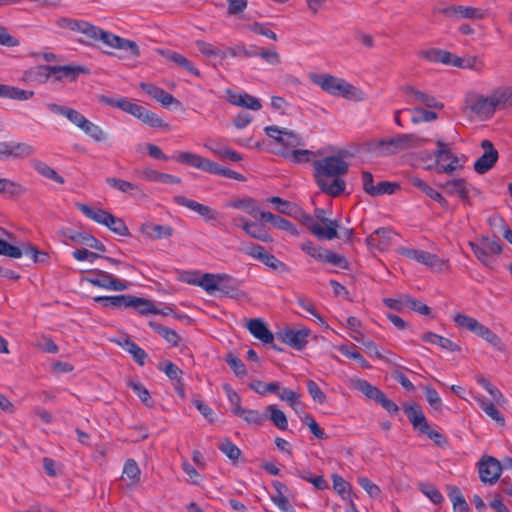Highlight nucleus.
<instances>
[{
    "mask_svg": "<svg viewBox=\"0 0 512 512\" xmlns=\"http://www.w3.org/2000/svg\"><path fill=\"white\" fill-rule=\"evenodd\" d=\"M346 154L347 152H340L338 155L313 161L314 180L319 189L331 197H338L345 190L346 182L341 176L349 170V164L343 159Z\"/></svg>",
    "mask_w": 512,
    "mask_h": 512,
    "instance_id": "1",
    "label": "nucleus"
},
{
    "mask_svg": "<svg viewBox=\"0 0 512 512\" xmlns=\"http://www.w3.org/2000/svg\"><path fill=\"white\" fill-rule=\"evenodd\" d=\"M79 32L85 36V38L78 39V42L83 45L93 46L96 42L101 41L110 48L128 52L130 57L140 56V49L135 41L122 38L87 21H82Z\"/></svg>",
    "mask_w": 512,
    "mask_h": 512,
    "instance_id": "2",
    "label": "nucleus"
},
{
    "mask_svg": "<svg viewBox=\"0 0 512 512\" xmlns=\"http://www.w3.org/2000/svg\"><path fill=\"white\" fill-rule=\"evenodd\" d=\"M426 142L416 134H398L389 139L370 141L366 144L367 151L376 157L397 154L400 151L422 146Z\"/></svg>",
    "mask_w": 512,
    "mask_h": 512,
    "instance_id": "3",
    "label": "nucleus"
},
{
    "mask_svg": "<svg viewBox=\"0 0 512 512\" xmlns=\"http://www.w3.org/2000/svg\"><path fill=\"white\" fill-rule=\"evenodd\" d=\"M176 161L205 172L221 175L237 181H245V177L229 168L221 167L218 163L206 159L198 154L192 152H181L175 157Z\"/></svg>",
    "mask_w": 512,
    "mask_h": 512,
    "instance_id": "4",
    "label": "nucleus"
},
{
    "mask_svg": "<svg viewBox=\"0 0 512 512\" xmlns=\"http://www.w3.org/2000/svg\"><path fill=\"white\" fill-rule=\"evenodd\" d=\"M311 82L321 87L323 91L334 96H342L346 99H355L357 88L331 74L312 73L309 75Z\"/></svg>",
    "mask_w": 512,
    "mask_h": 512,
    "instance_id": "5",
    "label": "nucleus"
},
{
    "mask_svg": "<svg viewBox=\"0 0 512 512\" xmlns=\"http://www.w3.org/2000/svg\"><path fill=\"white\" fill-rule=\"evenodd\" d=\"M76 207L89 219L106 226L113 233L120 236H130L125 222L102 208H92L84 203H77Z\"/></svg>",
    "mask_w": 512,
    "mask_h": 512,
    "instance_id": "6",
    "label": "nucleus"
},
{
    "mask_svg": "<svg viewBox=\"0 0 512 512\" xmlns=\"http://www.w3.org/2000/svg\"><path fill=\"white\" fill-rule=\"evenodd\" d=\"M469 246L475 257L487 268L493 269L495 261L492 255H500L502 246L499 241L490 240L488 236L481 235L476 241H470Z\"/></svg>",
    "mask_w": 512,
    "mask_h": 512,
    "instance_id": "7",
    "label": "nucleus"
},
{
    "mask_svg": "<svg viewBox=\"0 0 512 512\" xmlns=\"http://www.w3.org/2000/svg\"><path fill=\"white\" fill-rule=\"evenodd\" d=\"M88 273L90 276L85 277V280L99 288L113 291H124L130 286L129 282L121 281L112 274L100 269H93L88 271Z\"/></svg>",
    "mask_w": 512,
    "mask_h": 512,
    "instance_id": "8",
    "label": "nucleus"
},
{
    "mask_svg": "<svg viewBox=\"0 0 512 512\" xmlns=\"http://www.w3.org/2000/svg\"><path fill=\"white\" fill-rule=\"evenodd\" d=\"M51 80L57 82H75L81 74H90V69L83 65H54L50 66Z\"/></svg>",
    "mask_w": 512,
    "mask_h": 512,
    "instance_id": "9",
    "label": "nucleus"
},
{
    "mask_svg": "<svg viewBox=\"0 0 512 512\" xmlns=\"http://www.w3.org/2000/svg\"><path fill=\"white\" fill-rule=\"evenodd\" d=\"M300 214L299 220L301 223L318 239L320 240H332L335 237H338L337 225L333 224V227L324 228L320 225L314 218L303 212L298 208V212Z\"/></svg>",
    "mask_w": 512,
    "mask_h": 512,
    "instance_id": "10",
    "label": "nucleus"
},
{
    "mask_svg": "<svg viewBox=\"0 0 512 512\" xmlns=\"http://www.w3.org/2000/svg\"><path fill=\"white\" fill-rule=\"evenodd\" d=\"M398 251L401 255L436 270H442L447 264L446 261L441 260L436 254H432L424 250L402 247Z\"/></svg>",
    "mask_w": 512,
    "mask_h": 512,
    "instance_id": "11",
    "label": "nucleus"
},
{
    "mask_svg": "<svg viewBox=\"0 0 512 512\" xmlns=\"http://www.w3.org/2000/svg\"><path fill=\"white\" fill-rule=\"evenodd\" d=\"M481 148L484 150V153L475 161L474 170L478 174H485L494 167L499 155L490 140H483Z\"/></svg>",
    "mask_w": 512,
    "mask_h": 512,
    "instance_id": "12",
    "label": "nucleus"
},
{
    "mask_svg": "<svg viewBox=\"0 0 512 512\" xmlns=\"http://www.w3.org/2000/svg\"><path fill=\"white\" fill-rule=\"evenodd\" d=\"M437 150L434 152V157L438 162H442L441 171L446 174H452L456 169L462 166L459 163L458 157L453 154L449 146L442 140L436 142Z\"/></svg>",
    "mask_w": 512,
    "mask_h": 512,
    "instance_id": "13",
    "label": "nucleus"
},
{
    "mask_svg": "<svg viewBox=\"0 0 512 512\" xmlns=\"http://www.w3.org/2000/svg\"><path fill=\"white\" fill-rule=\"evenodd\" d=\"M437 185L444 189L448 195H457L464 204L471 205L469 193L470 190L473 189V186L465 179H452L443 184L439 183ZM474 190L476 189L474 188Z\"/></svg>",
    "mask_w": 512,
    "mask_h": 512,
    "instance_id": "14",
    "label": "nucleus"
},
{
    "mask_svg": "<svg viewBox=\"0 0 512 512\" xmlns=\"http://www.w3.org/2000/svg\"><path fill=\"white\" fill-rule=\"evenodd\" d=\"M310 335V330L307 328L294 330L285 328L280 331L277 336L281 342L289 345L296 350H302L307 344V338Z\"/></svg>",
    "mask_w": 512,
    "mask_h": 512,
    "instance_id": "15",
    "label": "nucleus"
},
{
    "mask_svg": "<svg viewBox=\"0 0 512 512\" xmlns=\"http://www.w3.org/2000/svg\"><path fill=\"white\" fill-rule=\"evenodd\" d=\"M396 235L391 228L381 227L367 237L366 244L370 250L384 251L389 248Z\"/></svg>",
    "mask_w": 512,
    "mask_h": 512,
    "instance_id": "16",
    "label": "nucleus"
},
{
    "mask_svg": "<svg viewBox=\"0 0 512 512\" xmlns=\"http://www.w3.org/2000/svg\"><path fill=\"white\" fill-rule=\"evenodd\" d=\"M500 462L493 457L483 458L479 463V476L482 482L493 484L501 474Z\"/></svg>",
    "mask_w": 512,
    "mask_h": 512,
    "instance_id": "17",
    "label": "nucleus"
},
{
    "mask_svg": "<svg viewBox=\"0 0 512 512\" xmlns=\"http://www.w3.org/2000/svg\"><path fill=\"white\" fill-rule=\"evenodd\" d=\"M441 13L447 17L466 19H483L485 17V13L482 9L463 5L447 6L441 10Z\"/></svg>",
    "mask_w": 512,
    "mask_h": 512,
    "instance_id": "18",
    "label": "nucleus"
},
{
    "mask_svg": "<svg viewBox=\"0 0 512 512\" xmlns=\"http://www.w3.org/2000/svg\"><path fill=\"white\" fill-rule=\"evenodd\" d=\"M470 110L482 119L491 118L496 109L491 96L478 95L470 101Z\"/></svg>",
    "mask_w": 512,
    "mask_h": 512,
    "instance_id": "19",
    "label": "nucleus"
},
{
    "mask_svg": "<svg viewBox=\"0 0 512 512\" xmlns=\"http://www.w3.org/2000/svg\"><path fill=\"white\" fill-rule=\"evenodd\" d=\"M173 201L177 205L184 206L192 211H195L206 220L216 219L217 212L215 210L195 200L189 199L182 195H177L174 196Z\"/></svg>",
    "mask_w": 512,
    "mask_h": 512,
    "instance_id": "20",
    "label": "nucleus"
},
{
    "mask_svg": "<svg viewBox=\"0 0 512 512\" xmlns=\"http://www.w3.org/2000/svg\"><path fill=\"white\" fill-rule=\"evenodd\" d=\"M133 295L97 296L94 301L103 308L115 310L128 309L132 305Z\"/></svg>",
    "mask_w": 512,
    "mask_h": 512,
    "instance_id": "21",
    "label": "nucleus"
},
{
    "mask_svg": "<svg viewBox=\"0 0 512 512\" xmlns=\"http://www.w3.org/2000/svg\"><path fill=\"white\" fill-rule=\"evenodd\" d=\"M227 100L233 105L245 107L254 111H258L262 108V104L258 98L247 93H237L230 89L227 90Z\"/></svg>",
    "mask_w": 512,
    "mask_h": 512,
    "instance_id": "22",
    "label": "nucleus"
},
{
    "mask_svg": "<svg viewBox=\"0 0 512 512\" xmlns=\"http://www.w3.org/2000/svg\"><path fill=\"white\" fill-rule=\"evenodd\" d=\"M413 428L421 432V429H428V422L419 404L413 402L403 406Z\"/></svg>",
    "mask_w": 512,
    "mask_h": 512,
    "instance_id": "23",
    "label": "nucleus"
},
{
    "mask_svg": "<svg viewBox=\"0 0 512 512\" xmlns=\"http://www.w3.org/2000/svg\"><path fill=\"white\" fill-rule=\"evenodd\" d=\"M408 182L411 186L419 189L426 196H428L432 200L439 203L441 207H443V208L448 207V201L442 196V194L439 193L438 191H436L435 189H433L431 186H429L421 178H419L417 176H411L408 178Z\"/></svg>",
    "mask_w": 512,
    "mask_h": 512,
    "instance_id": "24",
    "label": "nucleus"
},
{
    "mask_svg": "<svg viewBox=\"0 0 512 512\" xmlns=\"http://www.w3.org/2000/svg\"><path fill=\"white\" fill-rule=\"evenodd\" d=\"M239 220H241L242 229L247 235L262 242H272L273 239L263 224L249 221L245 217H240Z\"/></svg>",
    "mask_w": 512,
    "mask_h": 512,
    "instance_id": "25",
    "label": "nucleus"
},
{
    "mask_svg": "<svg viewBox=\"0 0 512 512\" xmlns=\"http://www.w3.org/2000/svg\"><path fill=\"white\" fill-rule=\"evenodd\" d=\"M47 108L54 114L65 116L70 122L75 124L80 129L87 120L85 116H83L79 111L73 108L58 105L55 103H48Z\"/></svg>",
    "mask_w": 512,
    "mask_h": 512,
    "instance_id": "26",
    "label": "nucleus"
},
{
    "mask_svg": "<svg viewBox=\"0 0 512 512\" xmlns=\"http://www.w3.org/2000/svg\"><path fill=\"white\" fill-rule=\"evenodd\" d=\"M218 289L221 294L238 299L244 296V292L239 290L238 282L228 274H221L218 281Z\"/></svg>",
    "mask_w": 512,
    "mask_h": 512,
    "instance_id": "27",
    "label": "nucleus"
},
{
    "mask_svg": "<svg viewBox=\"0 0 512 512\" xmlns=\"http://www.w3.org/2000/svg\"><path fill=\"white\" fill-rule=\"evenodd\" d=\"M131 115L153 128L167 126L157 114L138 104H135Z\"/></svg>",
    "mask_w": 512,
    "mask_h": 512,
    "instance_id": "28",
    "label": "nucleus"
},
{
    "mask_svg": "<svg viewBox=\"0 0 512 512\" xmlns=\"http://www.w3.org/2000/svg\"><path fill=\"white\" fill-rule=\"evenodd\" d=\"M142 234L149 239H162L172 236L174 230L169 225L147 222L141 226Z\"/></svg>",
    "mask_w": 512,
    "mask_h": 512,
    "instance_id": "29",
    "label": "nucleus"
},
{
    "mask_svg": "<svg viewBox=\"0 0 512 512\" xmlns=\"http://www.w3.org/2000/svg\"><path fill=\"white\" fill-rule=\"evenodd\" d=\"M247 328L249 332L265 344L273 343L274 335L260 319H251L248 321Z\"/></svg>",
    "mask_w": 512,
    "mask_h": 512,
    "instance_id": "30",
    "label": "nucleus"
},
{
    "mask_svg": "<svg viewBox=\"0 0 512 512\" xmlns=\"http://www.w3.org/2000/svg\"><path fill=\"white\" fill-rule=\"evenodd\" d=\"M260 219L265 222H270L274 227L286 231L291 235H298L296 226L281 216L275 215L271 212H260Z\"/></svg>",
    "mask_w": 512,
    "mask_h": 512,
    "instance_id": "31",
    "label": "nucleus"
},
{
    "mask_svg": "<svg viewBox=\"0 0 512 512\" xmlns=\"http://www.w3.org/2000/svg\"><path fill=\"white\" fill-rule=\"evenodd\" d=\"M490 96L496 110L512 107V86L498 87L491 92Z\"/></svg>",
    "mask_w": 512,
    "mask_h": 512,
    "instance_id": "32",
    "label": "nucleus"
},
{
    "mask_svg": "<svg viewBox=\"0 0 512 512\" xmlns=\"http://www.w3.org/2000/svg\"><path fill=\"white\" fill-rule=\"evenodd\" d=\"M71 241L86 245L101 252L106 251L105 245L93 235L81 231H73L66 235Z\"/></svg>",
    "mask_w": 512,
    "mask_h": 512,
    "instance_id": "33",
    "label": "nucleus"
},
{
    "mask_svg": "<svg viewBox=\"0 0 512 512\" xmlns=\"http://www.w3.org/2000/svg\"><path fill=\"white\" fill-rule=\"evenodd\" d=\"M160 54L165 57L167 60L175 63L176 65L182 67L184 70L188 71L189 73L200 77V71L192 64L191 61H189L186 57L181 55L180 53H177L175 51L171 50H161Z\"/></svg>",
    "mask_w": 512,
    "mask_h": 512,
    "instance_id": "34",
    "label": "nucleus"
},
{
    "mask_svg": "<svg viewBox=\"0 0 512 512\" xmlns=\"http://www.w3.org/2000/svg\"><path fill=\"white\" fill-rule=\"evenodd\" d=\"M34 96V91L24 90L16 86L0 84V98L26 101Z\"/></svg>",
    "mask_w": 512,
    "mask_h": 512,
    "instance_id": "35",
    "label": "nucleus"
},
{
    "mask_svg": "<svg viewBox=\"0 0 512 512\" xmlns=\"http://www.w3.org/2000/svg\"><path fill=\"white\" fill-rule=\"evenodd\" d=\"M23 78L27 82L46 83L51 79L50 65H38L24 72Z\"/></svg>",
    "mask_w": 512,
    "mask_h": 512,
    "instance_id": "36",
    "label": "nucleus"
},
{
    "mask_svg": "<svg viewBox=\"0 0 512 512\" xmlns=\"http://www.w3.org/2000/svg\"><path fill=\"white\" fill-rule=\"evenodd\" d=\"M353 387L363 393L368 399L375 401L378 403L379 399L383 395V392L376 386H373L368 381L364 379H355L352 380Z\"/></svg>",
    "mask_w": 512,
    "mask_h": 512,
    "instance_id": "37",
    "label": "nucleus"
},
{
    "mask_svg": "<svg viewBox=\"0 0 512 512\" xmlns=\"http://www.w3.org/2000/svg\"><path fill=\"white\" fill-rule=\"evenodd\" d=\"M105 181L110 187L123 193H129L130 195H135L138 193L143 194L142 189L135 183L115 177H108Z\"/></svg>",
    "mask_w": 512,
    "mask_h": 512,
    "instance_id": "38",
    "label": "nucleus"
},
{
    "mask_svg": "<svg viewBox=\"0 0 512 512\" xmlns=\"http://www.w3.org/2000/svg\"><path fill=\"white\" fill-rule=\"evenodd\" d=\"M221 274L205 273L200 279L189 280L188 283L198 285L207 293L214 294L218 289V281Z\"/></svg>",
    "mask_w": 512,
    "mask_h": 512,
    "instance_id": "39",
    "label": "nucleus"
},
{
    "mask_svg": "<svg viewBox=\"0 0 512 512\" xmlns=\"http://www.w3.org/2000/svg\"><path fill=\"white\" fill-rule=\"evenodd\" d=\"M130 308L135 309L140 315L147 316L149 314H158V308L154 303L143 297L133 295L132 305Z\"/></svg>",
    "mask_w": 512,
    "mask_h": 512,
    "instance_id": "40",
    "label": "nucleus"
},
{
    "mask_svg": "<svg viewBox=\"0 0 512 512\" xmlns=\"http://www.w3.org/2000/svg\"><path fill=\"white\" fill-rule=\"evenodd\" d=\"M32 166L39 174L45 178L51 179L59 184H63L65 182L64 178L59 175L56 170L41 160H32Z\"/></svg>",
    "mask_w": 512,
    "mask_h": 512,
    "instance_id": "41",
    "label": "nucleus"
},
{
    "mask_svg": "<svg viewBox=\"0 0 512 512\" xmlns=\"http://www.w3.org/2000/svg\"><path fill=\"white\" fill-rule=\"evenodd\" d=\"M120 345L132 355L134 361L138 363L140 366H143L145 364V360L147 358V353L144 349H142L140 346H138L135 342H133L129 337H126L124 339L123 343H120Z\"/></svg>",
    "mask_w": 512,
    "mask_h": 512,
    "instance_id": "42",
    "label": "nucleus"
},
{
    "mask_svg": "<svg viewBox=\"0 0 512 512\" xmlns=\"http://www.w3.org/2000/svg\"><path fill=\"white\" fill-rule=\"evenodd\" d=\"M280 154L293 163H307L315 156L313 151L307 149H295L290 152L281 151Z\"/></svg>",
    "mask_w": 512,
    "mask_h": 512,
    "instance_id": "43",
    "label": "nucleus"
},
{
    "mask_svg": "<svg viewBox=\"0 0 512 512\" xmlns=\"http://www.w3.org/2000/svg\"><path fill=\"white\" fill-rule=\"evenodd\" d=\"M11 158L25 159L35 153V148L27 143L11 141Z\"/></svg>",
    "mask_w": 512,
    "mask_h": 512,
    "instance_id": "44",
    "label": "nucleus"
},
{
    "mask_svg": "<svg viewBox=\"0 0 512 512\" xmlns=\"http://www.w3.org/2000/svg\"><path fill=\"white\" fill-rule=\"evenodd\" d=\"M277 143L284 148H296L304 145L303 139L288 129H283L281 137L277 139Z\"/></svg>",
    "mask_w": 512,
    "mask_h": 512,
    "instance_id": "45",
    "label": "nucleus"
},
{
    "mask_svg": "<svg viewBox=\"0 0 512 512\" xmlns=\"http://www.w3.org/2000/svg\"><path fill=\"white\" fill-rule=\"evenodd\" d=\"M235 415L242 418L248 424L261 425L265 421L267 415L263 416L257 410L246 409V408H238L235 411Z\"/></svg>",
    "mask_w": 512,
    "mask_h": 512,
    "instance_id": "46",
    "label": "nucleus"
},
{
    "mask_svg": "<svg viewBox=\"0 0 512 512\" xmlns=\"http://www.w3.org/2000/svg\"><path fill=\"white\" fill-rule=\"evenodd\" d=\"M269 203L276 205V210L281 214L293 216L298 212V206L278 196H272L267 199Z\"/></svg>",
    "mask_w": 512,
    "mask_h": 512,
    "instance_id": "47",
    "label": "nucleus"
},
{
    "mask_svg": "<svg viewBox=\"0 0 512 512\" xmlns=\"http://www.w3.org/2000/svg\"><path fill=\"white\" fill-rule=\"evenodd\" d=\"M266 411L269 412V419L273 424L280 430H286L288 427V421L284 412L278 409L275 405H269L266 407Z\"/></svg>",
    "mask_w": 512,
    "mask_h": 512,
    "instance_id": "48",
    "label": "nucleus"
},
{
    "mask_svg": "<svg viewBox=\"0 0 512 512\" xmlns=\"http://www.w3.org/2000/svg\"><path fill=\"white\" fill-rule=\"evenodd\" d=\"M81 130L97 142H103L108 139V135L98 125L92 123L88 119L81 127Z\"/></svg>",
    "mask_w": 512,
    "mask_h": 512,
    "instance_id": "49",
    "label": "nucleus"
},
{
    "mask_svg": "<svg viewBox=\"0 0 512 512\" xmlns=\"http://www.w3.org/2000/svg\"><path fill=\"white\" fill-rule=\"evenodd\" d=\"M230 206L236 209H244L252 217H257V215H260L261 212L259 211V208L256 206L255 200L250 197L234 200L230 203Z\"/></svg>",
    "mask_w": 512,
    "mask_h": 512,
    "instance_id": "50",
    "label": "nucleus"
},
{
    "mask_svg": "<svg viewBox=\"0 0 512 512\" xmlns=\"http://www.w3.org/2000/svg\"><path fill=\"white\" fill-rule=\"evenodd\" d=\"M225 362L233 370L236 377H244L247 375V369L244 362L232 352H229L225 356Z\"/></svg>",
    "mask_w": 512,
    "mask_h": 512,
    "instance_id": "51",
    "label": "nucleus"
},
{
    "mask_svg": "<svg viewBox=\"0 0 512 512\" xmlns=\"http://www.w3.org/2000/svg\"><path fill=\"white\" fill-rule=\"evenodd\" d=\"M218 449L234 463L238 461L239 457L241 456V450L228 438L222 440L218 444Z\"/></svg>",
    "mask_w": 512,
    "mask_h": 512,
    "instance_id": "52",
    "label": "nucleus"
},
{
    "mask_svg": "<svg viewBox=\"0 0 512 512\" xmlns=\"http://www.w3.org/2000/svg\"><path fill=\"white\" fill-rule=\"evenodd\" d=\"M123 474L130 479V485H136L140 482L141 471L134 459H128L123 468Z\"/></svg>",
    "mask_w": 512,
    "mask_h": 512,
    "instance_id": "53",
    "label": "nucleus"
},
{
    "mask_svg": "<svg viewBox=\"0 0 512 512\" xmlns=\"http://www.w3.org/2000/svg\"><path fill=\"white\" fill-rule=\"evenodd\" d=\"M249 387L256 393L260 395H265L266 393H277L278 390L280 389V383H264L260 380H253L252 382L249 383Z\"/></svg>",
    "mask_w": 512,
    "mask_h": 512,
    "instance_id": "54",
    "label": "nucleus"
},
{
    "mask_svg": "<svg viewBox=\"0 0 512 512\" xmlns=\"http://www.w3.org/2000/svg\"><path fill=\"white\" fill-rule=\"evenodd\" d=\"M450 499L453 504V510L454 512H468L469 511V505L466 502L465 498L461 494V491L459 488L454 487L452 491L449 494Z\"/></svg>",
    "mask_w": 512,
    "mask_h": 512,
    "instance_id": "55",
    "label": "nucleus"
},
{
    "mask_svg": "<svg viewBox=\"0 0 512 512\" xmlns=\"http://www.w3.org/2000/svg\"><path fill=\"white\" fill-rule=\"evenodd\" d=\"M25 192V188L7 178H0V193H7L11 196L21 195Z\"/></svg>",
    "mask_w": 512,
    "mask_h": 512,
    "instance_id": "56",
    "label": "nucleus"
},
{
    "mask_svg": "<svg viewBox=\"0 0 512 512\" xmlns=\"http://www.w3.org/2000/svg\"><path fill=\"white\" fill-rule=\"evenodd\" d=\"M228 52L232 57L253 58L257 57V46L250 45L249 47H245L244 45H236L229 47Z\"/></svg>",
    "mask_w": 512,
    "mask_h": 512,
    "instance_id": "57",
    "label": "nucleus"
},
{
    "mask_svg": "<svg viewBox=\"0 0 512 512\" xmlns=\"http://www.w3.org/2000/svg\"><path fill=\"white\" fill-rule=\"evenodd\" d=\"M321 262L330 263V264H332L334 266H338L342 269H348V267H349V263L344 256L334 253L333 251H331L329 249H326L325 252L323 253Z\"/></svg>",
    "mask_w": 512,
    "mask_h": 512,
    "instance_id": "58",
    "label": "nucleus"
},
{
    "mask_svg": "<svg viewBox=\"0 0 512 512\" xmlns=\"http://www.w3.org/2000/svg\"><path fill=\"white\" fill-rule=\"evenodd\" d=\"M414 99L428 108L443 109V103L439 102L433 95L418 90Z\"/></svg>",
    "mask_w": 512,
    "mask_h": 512,
    "instance_id": "59",
    "label": "nucleus"
},
{
    "mask_svg": "<svg viewBox=\"0 0 512 512\" xmlns=\"http://www.w3.org/2000/svg\"><path fill=\"white\" fill-rule=\"evenodd\" d=\"M128 386L138 395L142 403L148 407L153 406L149 391L139 381L129 380Z\"/></svg>",
    "mask_w": 512,
    "mask_h": 512,
    "instance_id": "60",
    "label": "nucleus"
},
{
    "mask_svg": "<svg viewBox=\"0 0 512 512\" xmlns=\"http://www.w3.org/2000/svg\"><path fill=\"white\" fill-rule=\"evenodd\" d=\"M158 369L162 370L169 379L175 380L180 384L183 371L177 365L171 361H165L158 366Z\"/></svg>",
    "mask_w": 512,
    "mask_h": 512,
    "instance_id": "61",
    "label": "nucleus"
},
{
    "mask_svg": "<svg viewBox=\"0 0 512 512\" xmlns=\"http://www.w3.org/2000/svg\"><path fill=\"white\" fill-rule=\"evenodd\" d=\"M354 347H355L354 345H353V347H349L347 345H341L339 347V351L344 356L357 361L362 368H366V369L370 368L371 366L368 363V361L358 351L353 349Z\"/></svg>",
    "mask_w": 512,
    "mask_h": 512,
    "instance_id": "62",
    "label": "nucleus"
},
{
    "mask_svg": "<svg viewBox=\"0 0 512 512\" xmlns=\"http://www.w3.org/2000/svg\"><path fill=\"white\" fill-rule=\"evenodd\" d=\"M405 307L425 316L431 314V308L419 300H416L409 295H404Z\"/></svg>",
    "mask_w": 512,
    "mask_h": 512,
    "instance_id": "63",
    "label": "nucleus"
},
{
    "mask_svg": "<svg viewBox=\"0 0 512 512\" xmlns=\"http://www.w3.org/2000/svg\"><path fill=\"white\" fill-rule=\"evenodd\" d=\"M261 262L270 267L272 270L280 271L282 273H288L290 271V268L284 262L280 261L273 254L268 252Z\"/></svg>",
    "mask_w": 512,
    "mask_h": 512,
    "instance_id": "64",
    "label": "nucleus"
}]
</instances>
